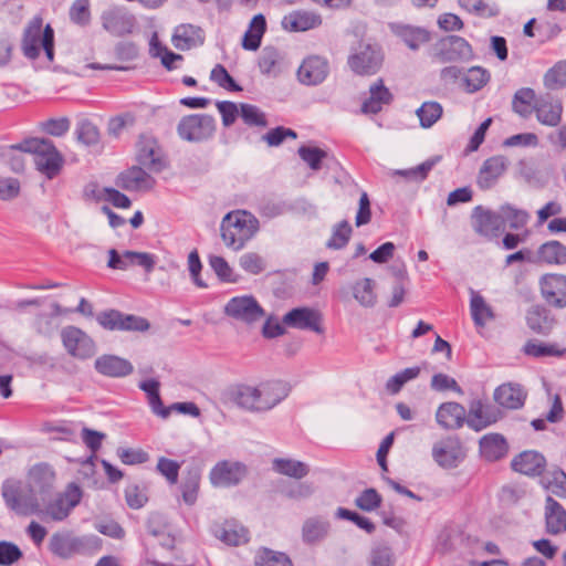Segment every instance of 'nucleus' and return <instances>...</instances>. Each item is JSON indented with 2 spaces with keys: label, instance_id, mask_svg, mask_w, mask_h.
I'll return each mask as SVG.
<instances>
[{
  "label": "nucleus",
  "instance_id": "1",
  "mask_svg": "<svg viewBox=\"0 0 566 566\" xmlns=\"http://www.w3.org/2000/svg\"><path fill=\"white\" fill-rule=\"evenodd\" d=\"M228 399L237 407L250 412H266L273 409L289 395V388L282 381H265L259 386L235 385L228 392Z\"/></svg>",
  "mask_w": 566,
  "mask_h": 566
},
{
  "label": "nucleus",
  "instance_id": "2",
  "mask_svg": "<svg viewBox=\"0 0 566 566\" xmlns=\"http://www.w3.org/2000/svg\"><path fill=\"white\" fill-rule=\"evenodd\" d=\"M258 229V219L243 210L227 213L220 227L223 242L234 251L241 250L253 238Z\"/></svg>",
  "mask_w": 566,
  "mask_h": 566
},
{
  "label": "nucleus",
  "instance_id": "3",
  "mask_svg": "<svg viewBox=\"0 0 566 566\" xmlns=\"http://www.w3.org/2000/svg\"><path fill=\"white\" fill-rule=\"evenodd\" d=\"M23 153L34 155L36 169L48 179L55 178L62 170L64 159L53 142L45 138H28L20 143Z\"/></svg>",
  "mask_w": 566,
  "mask_h": 566
},
{
  "label": "nucleus",
  "instance_id": "4",
  "mask_svg": "<svg viewBox=\"0 0 566 566\" xmlns=\"http://www.w3.org/2000/svg\"><path fill=\"white\" fill-rule=\"evenodd\" d=\"M1 495L6 506L19 516H30L41 511L33 488L20 480L7 479L1 485Z\"/></svg>",
  "mask_w": 566,
  "mask_h": 566
},
{
  "label": "nucleus",
  "instance_id": "5",
  "mask_svg": "<svg viewBox=\"0 0 566 566\" xmlns=\"http://www.w3.org/2000/svg\"><path fill=\"white\" fill-rule=\"evenodd\" d=\"M385 54L378 43L360 41L347 57L349 69L359 76H371L382 67Z\"/></svg>",
  "mask_w": 566,
  "mask_h": 566
},
{
  "label": "nucleus",
  "instance_id": "6",
  "mask_svg": "<svg viewBox=\"0 0 566 566\" xmlns=\"http://www.w3.org/2000/svg\"><path fill=\"white\" fill-rule=\"evenodd\" d=\"M430 57L432 62L462 63L471 61L474 57L472 45L462 36L447 35L438 40L431 49Z\"/></svg>",
  "mask_w": 566,
  "mask_h": 566
},
{
  "label": "nucleus",
  "instance_id": "7",
  "mask_svg": "<svg viewBox=\"0 0 566 566\" xmlns=\"http://www.w3.org/2000/svg\"><path fill=\"white\" fill-rule=\"evenodd\" d=\"M95 544V537H78L69 532H60L51 536L49 548L55 556L69 559L74 555H84L90 553Z\"/></svg>",
  "mask_w": 566,
  "mask_h": 566
},
{
  "label": "nucleus",
  "instance_id": "8",
  "mask_svg": "<svg viewBox=\"0 0 566 566\" xmlns=\"http://www.w3.org/2000/svg\"><path fill=\"white\" fill-rule=\"evenodd\" d=\"M214 130L216 120L208 114L184 116L177 126L179 137L191 143H200L211 138Z\"/></svg>",
  "mask_w": 566,
  "mask_h": 566
},
{
  "label": "nucleus",
  "instance_id": "9",
  "mask_svg": "<svg viewBox=\"0 0 566 566\" xmlns=\"http://www.w3.org/2000/svg\"><path fill=\"white\" fill-rule=\"evenodd\" d=\"M97 323L107 331L146 332L149 322L142 316L125 314L118 310H107L98 313Z\"/></svg>",
  "mask_w": 566,
  "mask_h": 566
},
{
  "label": "nucleus",
  "instance_id": "10",
  "mask_svg": "<svg viewBox=\"0 0 566 566\" xmlns=\"http://www.w3.org/2000/svg\"><path fill=\"white\" fill-rule=\"evenodd\" d=\"M224 314L235 321L248 325L254 324L263 318L264 310L252 295L234 296L224 305Z\"/></svg>",
  "mask_w": 566,
  "mask_h": 566
},
{
  "label": "nucleus",
  "instance_id": "11",
  "mask_svg": "<svg viewBox=\"0 0 566 566\" xmlns=\"http://www.w3.org/2000/svg\"><path fill=\"white\" fill-rule=\"evenodd\" d=\"M471 224L475 233L489 241L497 239L504 231L500 211L495 212L483 206H476L472 210Z\"/></svg>",
  "mask_w": 566,
  "mask_h": 566
},
{
  "label": "nucleus",
  "instance_id": "12",
  "mask_svg": "<svg viewBox=\"0 0 566 566\" xmlns=\"http://www.w3.org/2000/svg\"><path fill=\"white\" fill-rule=\"evenodd\" d=\"M61 338L66 352L75 358L87 359L95 354L94 340L78 327H64Z\"/></svg>",
  "mask_w": 566,
  "mask_h": 566
},
{
  "label": "nucleus",
  "instance_id": "13",
  "mask_svg": "<svg viewBox=\"0 0 566 566\" xmlns=\"http://www.w3.org/2000/svg\"><path fill=\"white\" fill-rule=\"evenodd\" d=\"M103 28L114 36H124L133 32L136 20L125 8L111 7L102 12Z\"/></svg>",
  "mask_w": 566,
  "mask_h": 566
},
{
  "label": "nucleus",
  "instance_id": "14",
  "mask_svg": "<svg viewBox=\"0 0 566 566\" xmlns=\"http://www.w3.org/2000/svg\"><path fill=\"white\" fill-rule=\"evenodd\" d=\"M541 293L546 303L556 308L566 307V275L545 274L539 280Z\"/></svg>",
  "mask_w": 566,
  "mask_h": 566
},
{
  "label": "nucleus",
  "instance_id": "15",
  "mask_svg": "<svg viewBox=\"0 0 566 566\" xmlns=\"http://www.w3.org/2000/svg\"><path fill=\"white\" fill-rule=\"evenodd\" d=\"M465 453L458 438H447L433 444L432 458L444 469H452L464 459Z\"/></svg>",
  "mask_w": 566,
  "mask_h": 566
},
{
  "label": "nucleus",
  "instance_id": "16",
  "mask_svg": "<svg viewBox=\"0 0 566 566\" xmlns=\"http://www.w3.org/2000/svg\"><path fill=\"white\" fill-rule=\"evenodd\" d=\"M245 474L244 464L223 460L211 469L209 478L212 485L228 488L239 484Z\"/></svg>",
  "mask_w": 566,
  "mask_h": 566
},
{
  "label": "nucleus",
  "instance_id": "17",
  "mask_svg": "<svg viewBox=\"0 0 566 566\" xmlns=\"http://www.w3.org/2000/svg\"><path fill=\"white\" fill-rule=\"evenodd\" d=\"M137 161L150 172H160L166 160L156 139L143 136L138 143Z\"/></svg>",
  "mask_w": 566,
  "mask_h": 566
},
{
  "label": "nucleus",
  "instance_id": "18",
  "mask_svg": "<svg viewBox=\"0 0 566 566\" xmlns=\"http://www.w3.org/2000/svg\"><path fill=\"white\" fill-rule=\"evenodd\" d=\"M282 322L289 327L307 329L317 334L323 333L319 312L310 307H295L283 316Z\"/></svg>",
  "mask_w": 566,
  "mask_h": 566
},
{
  "label": "nucleus",
  "instance_id": "19",
  "mask_svg": "<svg viewBox=\"0 0 566 566\" xmlns=\"http://www.w3.org/2000/svg\"><path fill=\"white\" fill-rule=\"evenodd\" d=\"M143 166H133L120 172L117 177L116 185L127 191H149L156 180L148 174Z\"/></svg>",
  "mask_w": 566,
  "mask_h": 566
},
{
  "label": "nucleus",
  "instance_id": "20",
  "mask_svg": "<svg viewBox=\"0 0 566 566\" xmlns=\"http://www.w3.org/2000/svg\"><path fill=\"white\" fill-rule=\"evenodd\" d=\"M537 120L545 126L557 127L562 122L563 103L549 95L541 96L533 105Z\"/></svg>",
  "mask_w": 566,
  "mask_h": 566
},
{
  "label": "nucleus",
  "instance_id": "21",
  "mask_svg": "<svg viewBox=\"0 0 566 566\" xmlns=\"http://www.w3.org/2000/svg\"><path fill=\"white\" fill-rule=\"evenodd\" d=\"M436 420L444 430H457L467 423V410L459 402H443L437 409Z\"/></svg>",
  "mask_w": 566,
  "mask_h": 566
},
{
  "label": "nucleus",
  "instance_id": "22",
  "mask_svg": "<svg viewBox=\"0 0 566 566\" xmlns=\"http://www.w3.org/2000/svg\"><path fill=\"white\" fill-rule=\"evenodd\" d=\"M95 370L106 377L122 378L134 371L132 363L116 355H102L94 361Z\"/></svg>",
  "mask_w": 566,
  "mask_h": 566
},
{
  "label": "nucleus",
  "instance_id": "23",
  "mask_svg": "<svg viewBox=\"0 0 566 566\" xmlns=\"http://www.w3.org/2000/svg\"><path fill=\"white\" fill-rule=\"evenodd\" d=\"M329 71L328 62L321 56H310L303 61L297 71L301 83L306 85L321 84Z\"/></svg>",
  "mask_w": 566,
  "mask_h": 566
},
{
  "label": "nucleus",
  "instance_id": "24",
  "mask_svg": "<svg viewBox=\"0 0 566 566\" xmlns=\"http://www.w3.org/2000/svg\"><path fill=\"white\" fill-rule=\"evenodd\" d=\"M511 467L518 473L528 476H538L546 468V459L537 451L527 450L514 457Z\"/></svg>",
  "mask_w": 566,
  "mask_h": 566
},
{
  "label": "nucleus",
  "instance_id": "25",
  "mask_svg": "<svg viewBox=\"0 0 566 566\" xmlns=\"http://www.w3.org/2000/svg\"><path fill=\"white\" fill-rule=\"evenodd\" d=\"M389 28L412 51H418L421 45L428 43L431 39L430 32L421 27L390 23Z\"/></svg>",
  "mask_w": 566,
  "mask_h": 566
},
{
  "label": "nucleus",
  "instance_id": "26",
  "mask_svg": "<svg viewBox=\"0 0 566 566\" xmlns=\"http://www.w3.org/2000/svg\"><path fill=\"white\" fill-rule=\"evenodd\" d=\"M43 20L34 17L25 27L22 36L21 50L25 57L35 60L41 52V40L43 34Z\"/></svg>",
  "mask_w": 566,
  "mask_h": 566
},
{
  "label": "nucleus",
  "instance_id": "27",
  "mask_svg": "<svg viewBox=\"0 0 566 566\" xmlns=\"http://www.w3.org/2000/svg\"><path fill=\"white\" fill-rule=\"evenodd\" d=\"M507 165V159L502 155L488 158L479 171V187L482 190L491 189L496 184L497 179L505 172Z\"/></svg>",
  "mask_w": 566,
  "mask_h": 566
},
{
  "label": "nucleus",
  "instance_id": "28",
  "mask_svg": "<svg viewBox=\"0 0 566 566\" xmlns=\"http://www.w3.org/2000/svg\"><path fill=\"white\" fill-rule=\"evenodd\" d=\"M526 391L518 384H502L495 388L493 398L495 402L505 409H520L524 406L526 399Z\"/></svg>",
  "mask_w": 566,
  "mask_h": 566
},
{
  "label": "nucleus",
  "instance_id": "29",
  "mask_svg": "<svg viewBox=\"0 0 566 566\" xmlns=\"http://www.w3.org/2000/svg\"><path fill=\"white\" fill-rule=\"evenodd\" d=\"M205 42V32L200 27L193 24H180L172 34V44L181 51L202 45Z\"/></svg>",
  "mask_w": 566,
  "mask_h": 566
},
{
  "label": "nucleus",
  "instance_id": "30",
  "mask_svg": "<svg viewBox=\"0 0 566 566\" xmlns=\"http://www.w3.org/2000/svg\"><path fill=\"white\" fill-rule=\"evenodd\" d=\"M50 312H40L35 315L32 321V327L36 332V334L51 337L55 331L57 329V324L55 323V317L61 316L71 312L69 308H63L59 303L53 302L50 305Z\"/></svg>",
  "mask_w": 566,
  "mask_h": 566
},
{
  "label": "nucleus",
  "instance_id": "31",
  "mask_svg": "<svg viewBox=\"0 0 566 566\" xmlns=\"http://www.w3.org/2000/svg\"><path fill=\"white\" fill-rule=\"evenodd\" d=\"M394 99L391 92L385 86L381 78L377 80L369 87V97L363 103L361 112L365 114H377L385 105Z\"/></svg>",
  "mask_w": 566,
  "mask_h": 566
},
{
  "label": "nucleus",
  "instance_id": "32",
  "mask_svg": "<svg viewBox=\"0 0 566 566\" xmlns=\"http://www.w3.org/2000/svg\"><path fill=\"white\" fill-rule=\"evenodd\" d=\"M479 446L482 458L489 462L503 459L509 451L506 439L500 433L483 436L480 439Z\"/></svg>",
  "mask_w": 566,
  "mask_h": 566
},
{
  "label": "nucleus",
  "instance_id": "33",
  "mask_svg": "<svg viewBox=\"0 0 566 566\" xmlns=\"http://www.w3.org/2000/svg\"><path fill=\"white\" fill-rule=\"evenodd\" d=\"M29 481L28 485H31L35 493L48 494L53 489L55 472L50 464L39 463L31 468Z\"/></svg>",
  "mask_w": 566,
  "mask_h": 566
},
{
  "label": "nucleus",
  "instance_id": "34",
  "mask_svg": "<svg viewBox=\"0 0 566 566\" xmlns=\"http://www.w3.org/2000/svg\"><path fill=\"white\" fill-rule=\"evenodd\" d=\"M214 535L230 546H239L249 541V531L235 521H226L223 524L216 526Z\"/></svg>",
  "mask_w": 566,
  "mask_h": 566
},
{
  "label": "nucleus",
  "instance_id": "35",
  "mask_svg": "<svg viewBox=\"0 0 566 566\" xmlns=\"http://www.w3.org/2000/svg\"><path fill=\"white\" fill-rule=\"evenodd\" d=\"M321 24L322 18L319 14L306 11H294L285 15L282 20V27L292 32L307 31Z\"/></svg>",
  "mask_w": 566,
  "mask_h": 566
},
{
  "label": "nucleus",
  "instance_id": "36",
  "mask_svg": "<svg viewBox=\"0 0 566 566\" xmlns=\"http://www.w3.org/2000/svg\"><path fill=\"white\" fill-rule=\"evenodd\" d=\"M546 531L557 535L566 531V511L552 496H547L545 505Z\"/></svg>",
  "mask_w": 566,
  "mask_h": 566
},
{
  "label": "nucleus",
  "instance_id": "37",
  "mask_svg": "<svg viewBox=\"0 0 566 566\" xmlns=\"http://www.w3.org/2000/svg\"><path fill=\"white\" fill-rule=\"evenodd\" d=\"M527 326L537 334L547 335L554 324L555 319L551 312L543 306H533L528 310L526 315Z\"/></svg>",
  "mask_w": 566,
  "mask_h": 566
},
{
  "label": "nucleus",
  "instance_id": "38",
  "mask_svg": "<svg viewBox=\"0 0 566 566\" xmlns=\"http://www.w3.org/2000/svg\"><path fill=\"white\" fill-rule=\"evenodd\" d=\"M329 522L321 517L307 518L302 527V539L308 545L322 542L328 534Z\"/></svg>",
  "mask_w": 566,
  "mask_h": 566
},
{
  "label": "nucleus",
  "instance_id": "39",
  "mask_svg": "<svg viewBox=\"0 0 566 566\" xmlns=\"http://www.w3.org/2000/svg\"><path fill=\"white\" fill-rule=\"evenodd\" d=\"M138 387L146 392L151 411L164 419L168 418L170 408L165 407L160 398V382L157 379H147L140 381Z\"/></svg>",
  "mask_w": 566,
  "mask_h": 566
},
{
  "label": "nucleus",
  "instance_id": "40",
  "mask_svg": "<svg viewBox=\"0 0 566 566\" xmlns=\"http://www.w3.org/2000/svg\"><path fill=\"white\" fill-rule=\"evenodd\" d=\"M537 261L546 264H566V245L557 240L543 243L537 250Z\"/></svg>",
  "mask_w": 566,
  "mask_h": 566
},
{
  "label": "nucleus",
  "instance_id": "41",
  "mask_svg": "<svg viewBox=\"0 0 566 566\" xmlns=\"http://www.w3.org/2000/svg\"><path fill=\"white\" fill-rule=\"evenodd\" d=\"M266 30V21L263 14H256L250 22L249 29L242 39V46L249 51H255L261 45V40Z\"/></svg>",
  "mask_w": 566,
  "mask_h": 566
},
{
  "label": "nucleus",
  "instance_id": "42",
  "mask_svg": "<svg viewBox=\"0 0 566 566\" xmlns=\"http://www.w3.org/2000/svg\"><path fill=\"white\" fill-rule=\"evenodd\" d=\"M470 311L474 324L480 327H483L488 321L494 318L492 307L485 302L484 297L474 290H471Z\"/></svg>",
  "mask_w": 566,
  "mask_h": 566
},
{
  "label": "nucleus",
  "instance_id": "43",
  "mask_svg": "<svg viewBox=\"0 0 566 566\" xmlns=\"http://www.w3.org/2000/svg\"><path fill=\"white\" fill-rule=\"evenodd\" d=\"M536 98L535 91L531 87L517 90L512 99V109L523 118H527L534 112L533 105Z\"/></svg>",
  "mask_w": 566,
  "mask_h": 566
},
{
  "label": "nucleus",
  "instance_id": "44",
  "mask_svg": "<svg viewBox=\"0 0 566 566\" xmlns=\"http://www.w3.org/2000/svg\"><path fill=\"white\" fill-rule=\"evenodd\" d=\"M201 471L199 468L188 469L186 476L180 485L184 502L191 506L198 499L200 488Z\"/></svg>",
  "mask_w": 566,
  "mask_h": 566
},
{
  "label": "nucleus",
  "instance_id": "45",
  "mask_svg": "<svg viewBox=\"0 0 566 566\" xmlns=\"http://www.w3.org/2000/svg\"><path fill=\"white\" fill-rule=\"evenodd\" d=\"M491 78L490 72L482 66L470 67L463 76L464 90L468 93H475L482 90Z\"/></svg>",
  "mask_w": 566,
  "mask_h": 566
},
{
  "label": "nucleus",
  "instance_id": "46",
  "mask_svg": "<svg viewBox=\"0 0 566 566\" xmlns=\"http://www.w3.org/2000/svg\"><path fill=\"white\" fill-rule=\"evenodd\" d=\"M527 356L535 358L542 357H562L566 353V348H558L554 344H546L536 339L528 340L523 348Z\"/></svg>",
  "mask_w": 566,
  "mask_h": 566
},
{
  "label": "nucleus",
  "instance_id": "47",
  "mask_svg": "<svg viewBox=\"0 0 566 566\" xmlns=\"http://www.w3.org/2000/svg\"><path fill=\"white\" fill-rule=\"evenodd\" d=\"M500 216L502 217L503 226L507 222L512 230L523 229L530 219L526 210L518 209L510 203L500 207Z\"/></svg>",
  "mask_w": 566,
  "mask_h": 566
},
{
  "label": "nucleus",
  "instance_id": "48",
  "mask_svg": "<svg viewBox=\"0 0 566 566\" xmlns=\"http://www.w3.org/2000/svg\"><path fill=\"white\" fill-rule=\"evenodd\" d=\"M273 469L280 474L294 479H302L310 472L306 463L291 459H275L273 461Z\"/></svg>",
  "mask_w": 566,
  "mask_h": 566
},
{
  "label": "nucleus",
  "instance_id": "49",
  "mask_svg": "<svg viewBox=\"0 0 566 566\" xmlns=\"http://www.w3.org/2000/svg\"><path fill=\"white\" fill-rule=\"evenodd\" d=\"M374 281L369 277L357 281L353 286L355 300L365 307H371L376 303V294L374 292Z\"/></svg>",
  "mask_w": 566,
  "mask_h": 566
},
{
  "label": "nucleus",
  "instance_id": "50",
  "mask_svg": "<svg viewBox=\"0 0 566 566\" xmlns=\"http://www.w3.org/2000/svg\"><path fill=\"white\" fill-rule=\"evenodd\" d=\"M443 108L438 102H424L416 112L423 128L433 126L441 118Z\"/></svg>",
  "mask_w": 566,
  "mask_h": 566
},
{
  "label": "nucleus",
  "instance_id": "51",
  "mask_svg": "<svg viewBox=\"0 0 566 566\" xmlns=\"http://www.w3.org/2000/svg\"><path fill=\"white\" fill-rule=\"evenodd\" d=\"M353 229L347 220H343L334 226L332 235L326 243L328 249L340 250L347 245Z\"/></svg>",
  "mask_w": 566,
  "mask_h": 566
},
{
  "label": "nucleus",
  "instance_id": "52",
  "mask_svg": "<svg viewBox=\"0 0 566 566\" xmlns=\"http://www.w3.org/2000/svg\"><path fill=\"white\" fill-rule=\"evenodd\" d=\"M459 6L470 13L482 18H494L500 14L495 4L486 3L484 0H458Z\"/></svg>",
  "mask_w": 566,
  "mask_h": 566
},
{
  "label": "nucleus",
  "instance_id": "53",
  "mask_svg": "<svg viewBox=\"0 0 566 566\" xmlns=\"http://www.w3.org/2000/svg\"><path fill=\"white\" fill-rule=\"evenodd\" d=\"M240 117L243 123L250 127H266L268 119L265 114L255 105L241 103Z\"/></svg>",
  "mask_w": 566,
  "mask_h": 566
},
{
  "label": "nucleus",
  "instance_id": "54",
  "mask_svg": "<svg viewBox=\"0 0 566 566\" xmlns=\"http://www.w3.org/2000/svg\"><path fill=\"white\" fill-rule=\"evenodd\" d=\"M544 85L548 90H559L566 86V60L557 62L544 75Z\"/></svg>",
  "mask_w": 566,
  "mask_h": 566
},
{
  "label": "nucleus",
  "instance_id": "55",
  "mask_svg": "<svg viewBox=\"0 0 566 566\" xmlns=\"http://www.w3.org/2000/svg\"><path fill=\"white\" fill-rule=\"evenodd\" d=\"M256 566H293L291 559L284 553L262 548L255 558Z\"/></svg>",
  "mask_w": 566,
  "mask_h": 566
},
{
  "label": "nucleus",
  "instance_id": "56",
  "mask_svg": "<svg viewBox=\"0 0 566 566\" xmlns=\"http://www.w3.org/2000/svg\"><path fill=\"white\" fill-rule=\"evenodd\" d=\"M298 156L305 161L312 170H319L322 161L327 157V153L318 147L302 145L297 150Z\"/></svg>",
  "mask_w": 566,
  "mask_h": 566
},
{
  "label": "nucleus",
  "instance_id": "57",
  "mask_svg": "<svg viewBox=\"0 0 566 566\" xmlns=\"http://www.w3.org/2000/svg\"><path fill=\"white\" fill-rule=\"evenodd\" d=\"M542 482L555 495L566 497V473L562 469L553 470Z\"/></svg>",
  "mask_w": 566,
  "mask_h": 566
},
{
  "label": "nucleus",
  "instance_id": "58",
  "mask_svg": "<svg viewBox=\"0 0 566 566\" xmlns=\"http://www.w3.org/2000/svg\"><path fill=\"white\" fill-rule=\"evenodd\" d=\"M70 20L80 27L91 22L90 0H75L69 11Z\"/></svg>",
  "mask_w": 566,
  "mask_h": 566
},
{
  "label": "nucleus",
  "instance_id": "59",
  "mask_svg": "<svg viewBox=\"0 0 566 566\" xmlns=\"http://www.w3.org/2000/svg\"><path fill=\"white\" fill-rule=\"evenodd\" d=\"M210 78L220 87L229 92H241L242 87L233 80L227 69L222 64H217L211 73Z\"/></svg>",
  "mask_w": 566,
  "mask_h": 566
},
{
  "label": "nucleus",
  "instance_id": "60",
  "mask_svg": "<svg viewBox=\"0 0 566 566\" xmlns=\"http://www.w3.org/2000/svg\"><path fill=\"white\" fill-rule=\"evenodd\" d=\"M382 497L374 488L364 490L355 500V505L363 511L373 512L381 505Z\"/></svg>",
  "mask_w": 566,
  "mask_h": 566
},
{
  "label": "nucleus",
  "instance_id": "61",
  "mask_svg": "<svg viewBox=\"0 0 566 566\" xmlns=\"http://www.w3.org/2000/svg\"><path fill=\"white\" fill-rule=\"evenodd\" d=\"M439 160L440 157L430 158L417 167L405 170H397L396 174L416 181H423Z\"/></svg>",
  "mask_w": 566,
  "mask_h": 566
},
{
  "label": "nucleus",
  "instance_id": "62",
  "mask_svg": "<svg viewBox=\"0 0 566 566\" xmlns=\"http://www.w3.org/2000/svg\"><path fill=\"white\" fill-rule=\"evenodd\" d=\"M125 499L127 505L133 510L142 509L147 502L148 496L146 493V488L140 486L138 484H129L125 489Z\"/></svg>",
  "mask_w": 566,
  "mask_h": 566
},
{
  "label": "nucleus",
  "instance_id": "63",
  "mask_svg": "<svg viewBox=\"0 0 566 566\" xmlns=\"http://www.w3.org/2000/svg\"><path fill=\"white\" fill-rule=\"evenodd\" d=\"M239 265L242 270L252 275H258L265 270L264 259L255 252L242 254L239 259Z\"/></svg>",
  "mask_w": 566,
  "mask_h": 566
},
{
  "label": "nucleus",
  "instance_id": "64",
  "mask_svg": "<svg viewBox=\"0 0 566 566\" xmlns=\"http://www.w3.org/2000/svg\"><path fill=\"white\" fill-rule=\"evenodd\" d=\"M209 264L220 281L228 283L237 282V277L233 274V270L224 258L211 255L209 258Z\"/></svg>",
  "mask_w": 566,
  "mask_h": 566
}]
</instances>
